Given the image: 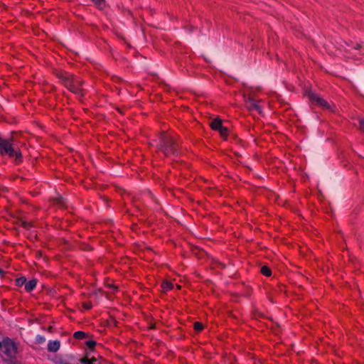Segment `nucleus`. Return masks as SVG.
Segmentation results:
<instances>
[{"instance_id":"f257e3e1","label":"nucleus","mask_w":364,"mask_h":364,"mask_svg":"<svg viewBox=\"0 0 364 364\" xmlns=\"http://www.w3.org/2000/svg\"><path fill=\"white\" fill-rule=\"evenodd\" d=\"M1 357L7 364H14V359L17 353V347L15 343L9 338H4L2 341Z\"/></svg>"},{"instance_id":"f03ea898","label":"nucleus","mask_w":364,"mask_h":364,"mask_svg":"<svg viewBox=\"0 0 364 364\" xmlns=\"http://www.w3.org/2000/svg\"><path fill=\"white\" fill-rule=\"evenodd\" d=\"M58 77L64 80L65 86L73 92L82 95L81 93V82L80 80L74 77L73 75L66 72H60Z\"/></svg>"},{"instance_id":"7ed1b4c3","label":"nucleus","mask_w":364,"mask_h":364,"mask_svg":"<svg viewBox=\"0 0 364 364\" xmlns=\"http://www.w3.org/2000/svg\"><path fill=\"white\" fill-rule=\"evenodd\" d=\"M307 95L313 104L324 109L330 108V105H328V103L322 98H321L318 95L314 94L311 92H309L307 93Z\"/></svg>"},{"instance_id":"20e7f679","label":"nucleus","mask_w":364,"mask_h":364,"mask_svg":"<svg viewBox=\"0 0 364 364\" xmlns=\"http://www.w3.org/2000/svg\"><path fill=\"white\" fill-rule=\"evenodd\" d=\"M245 105L248 109L250 110H255L259 113H261L260 107L257 104L255 99H253L250 95L247 96V94L244 95Z\"/></svg>"},{"instance_id":"39448f33","label":"nucleus","mask_w":364,"mask_h":364,"mask_svg":"<svg viewBox=\"0 0 364 364\" xmlns=\"http://www.w3.org/2000/svg\"><path fill=\"white\" fill-rule=\"evenodd\" d=\"M60 343L58 341H50L48 343V350L50 352H56L59 350Z\"/></svg>"},{"instance_id":"423d86ee","label":"nucleus","mask_w":364,"mask_h":364,"mask_svg":"<svg viewBox=\"0 0 364 364\" xmlns=\"http://www.w3.org/2000/svg\"><path fill=\"white\" fill-rule=\"evenodd\" d=\"M210 125L213 129L216 131H219V129H220L223 127L222 124V121L218 118H216L211 121Z\"/></svg>"},{"instance_id":"0eeeda50","label":"nucleus","mask_w":364,"mask_h":364,"mask_svg":"<svg viewBox=\"0 0 364 364\" xmlns=\"http://www.w3.org/2000/svg\"><path fill=\"white\" fill-rule=\"evenodd\" d=\"M36 284H37V280L31 279L29 282H26L25 289L28 292L31 291L36 287Z\"/></svg>"},{"instance_id":"6e6552de","label":"nucleus","mask_w":364,"mask_h":364,"mask_svg":"<svg viewBox=\"0 0 364 364\" xmlns=\"http://www.w3.org/2000/svg\"><path fill=\"white\" fill-rule=\"evenodd\" d=\"M164 290H168L173 288V284L169 282H164L161 284Z\"/></svg>"},{"instance_id":"1a4fd4ad","label":"nucleus","mask_w":364,"mask_h":364,"mask_svg":"<svg viewBox=\"0 0 364 364\" xmlns=\"http://www.w3.org/2000/svg\"><path fill=\"white\" fill-rule=\"evenodd\" d=\"M261 272L263 275L266 276V277H269L271 275V270L269 269V267H267V266H263L262 268H261Z\"/></svg>"},{"instance_id":"9d476101","label":"nucleus","mask_w":364,"mask_h":364,"mask_svg":"<svg viewBox=\"0 0 364 364\" xmlns=\"http://www.w3.org/2000/svg\"><path fill=\"white\" fill-rule=\"evenodd\" d=\"M96 361H97V360L95 358L88 359L87 358H83L80 359V362L82 364H94V363Z\"/></svg>"},{"instance_id":"9b49d317","label":"nucleus","mask_w":364,"mask_h":364,"mask_svg":"<svg viewBox=\"0 0 364 364\" xmlns=\"http://www.w3.org/2000/svg\"><path fill=\"white\" fill-rule=\"evenodd\" d=\"M26 279L25 277H20L16 280V283L18 287L26 285Z\"/></svg>"},{"instance_id":"f8f14e48","label":"nucleus","mask_w":364,"mask_h":364,"mask_svg":"<svg viewBox=\"0 0 364 364\" xmlns=\"http://www.w3.org/2000/svg\"><path fill=\"white\" fill-rule=\"evenodd\" d=\"M92 1L99 8L102 9L105 6V0H92Z\"/></svg>"},{"instance_id":"ddd939ff","label":"nucleus","mask_w":364,"mask_h":364,"mask_svg":"<svg viewBox=\"0 0 364 364\" xmlns=\"http://www.w3.org/2000/svg\"><path fill=\"white\" fill-rule=\"evenodd\" d=\"M218 132H220V134L223 138H226L228 133V130L226 127H223L220 129H219Z\"/></svg>"},{"instance_id":"4468645a","label":"nucleus","mask_w":364,"mask_h":364,"mask_svg":"<svg viewBox=\"0 0 364 364\" xmlns=\"http://www.w3.org/2000/svg\"><path fill=\"white\" fill-rule=\"evenodd\" d=\"M203 328V324L201 323L196 322L194 323V329H195V331L199 332V331H202Z\"/></svg>"},{"instance_id":"2eb2a0df","label":"nucleus","mask_w":364,"mask_h":364,"mask_svg":"<svg viewBox=\"0 0 364 364\" xmlns=\"http://www.w3.org/2000/svg\"><path fill=\"white\" fill-rule=\"evenodd\" d=\"M55 364H70L69 362L63 360L61 358H56L54 360Z\"/></svg>"},{"instance_id":"dca6fc26","label":"nucleus","mask_w":364,"mask_h":364,"mask_svg":"<svg viewBox=\"0 0 364 364\" xmlns=\"http://www.w3.org/2000/svg\"><path fill=\"white\" fill-rule=\"evenodd\" d=\"M74 337L78 339L83 338L85 337V333L82 331H77L74 333Z\"/></svg>"},{"instance_id":"f3484780","label":"nucleus","mask_w":364,"mask_h":364,"mask_svg":"<svg viewBox=\"0 0 364 364\" xmlns=\"http://www.w3.org/2000/svg\"><path fill=\"white\" fill-rule=\"evenodd\" d=\"M95 345H96V342L94 341H88L86 342V346L90 349H92L95 347Z\"/></svg>"},{"instance_id":"a211bd4d","label":"nucleus","mask_w":364,"mask_h":364,"mask_svg":"<svg viewBox=\"0 0 364 364\" xmlns=\"http://www.w3.org/2000/svg\"><path fill=\"white\" fill-rule=\"evenodd\" d=\"M360 129L363 132H364V119L360 120Z\"/></svg>"},{"instance_id":"6ab92c4d","label":"nucleus","mask_w":364,"mask_h":364,"mask_svg":"<svg viewBox=\"0 0 364 364\" xmlns=\"http://www.w3.org/2000/svg\"><path fill=\"white\" fill-rule=\"evenodd\" d=\"M171 139H169L168 138V136H167V137H166V138L164 139V146H166V144H171Z\"/></svg>"},{"instance_id":"aec40b11","label":"nucleus","mask_w":364,"mask_h":364,"mask_svg":"<svg viewBox=\"0 0 364 364\" xmlns=\"http://www.w3.org/2000/svg\"><path fill=\"white\" fill-rule=\"evenodd\" d=\"M83 307L86 309H90L92 307V305L90 304H84Z\"/></svg>"},{"instance_id":"412c9836","label":"nucleus","mask_w":364,"mask_h":364,"mask_svg":"<svg viewBox=\"0 0 364 364\" xmlns=\"http://www.w3.org/2000/svg\"><path fill=\"white\" fill-rule=\"evenodd\" d=\"M171 151V150L168 149L166 147V149H165V151H164V152H165V154H169Z\"/></svg>"},{"instance_id":"4be33fe9","label":"nucleus","mask_w":364,"mask_h":364,"mask_svg":"<svg viewBox=\"0 0 364 364\" xmlns=\"http://www.w3.org/2000/svg\"><path fill=\"white\" fill-rule=\"evenodd\" d=\"M39 341L40 342H44L45 341V338L43 337H39Z\"/></svg>"},{"instance_id":"5701e85b","label":"nucleus","mask_w":364,"mask_h":364,"mask_svg":"<svg viewBox=\"0 0 364 364\" xmlns=\"http://www.w3.org/2000/svg\"><path fill=\"white\" fill-rule=\"evenodd\" d=\"M1 346H2V343H1V341H0V349L1 348Z\"/></svg>"},{"instance_id":"b1692460","label":"nucleus","mask_w":364,"mask_h":364,"mask_svg":"<svg viewBox=\"0 0 364 364\" xmlns=\"http://www.w3.org/2000/svg\"><path fill=\"white\" fill-rule=\"evenodd\" d=\"M2 272L1 269H0V274Z\"/></svg>"}]
</instances>
